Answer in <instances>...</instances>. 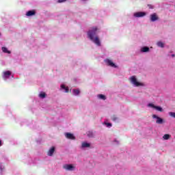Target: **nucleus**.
<instances>
[{"label": "nucleus", "instance_id": "obj_8", "mask_svg": "<svg viewBox=\"0 0 175 175\" xmlns=\"http://www.w3.org/2000/svg\"><path fill=\"white\" fill-rule=\"evenodd\" d=\"M10 75H12V72L10 71H5L3 72V79L4 80H8V79H9V77H10Z\"/></svg>", "mask_w": 175, "mask_h": 175}, {"label": "nucleus", "instance_id": "obj_15", "mask_svg": "<svg viewBox=\"0 0 175 175\" xmlns=\"http://www.w3.org/2000/svg\"><path fill=\"white\" fill-rule=\"evenodd\" d=\"M72 93H73V95H79V94H80V90L79 89H74L72 90Z\"/></svg>", "mask_w": 175, "mask_h": 175}, {"label": "nucleus", "instance_id": "obj_22", "mask_svg": "<svg viewBox=\"0 0 175 175\" xmlns=\"http://www.w3.org/2000/svg\"><path fill=\"white\" fill-rule=\"evenodd\" d=\"M169 116L173 118H175V112H169Z\"/></svg>", "mask_w": 175, "mask_h": 175}, {"label": "nucleus", "instance_id": "obj_19", "mask_svg": "<svg viewBox=\"0 0 175 175\" xmlns=\"http://www.w3.org/2000/svg\"><path fill=\"white\" fill-rule=\"evenodd\" d=\"M158 47H161L162 49L163 47H165V44H163V42H161V41H159L157 43Z\"/></svg>", "mask_w": 175, "mask_h": 175}, {"label": "nucleus", "instance_id": "obj_4", "mask_svg": "<svg viewBox=\"0 0 175 175\" xmlns=\"http://www.w3.org/2000/svg\"><path fill=\"white\" fill-rule=\"evenodd\" d=\"M63 168L68 172H73V170H76V165L74 164H64Z\"/></svg>", "mask_w": 175, "mask_h": 175}, {"label": "nucleus", "instance_id": "obj_14", "mask_svg": "<svg viewBox=\"0 0 175 175\" xmlns=\"http://www.w3.org/2000/svg\"><path fill=\"white\" fill-rule=\"evenodd\" d=\"M148 51H150V48H148L147 46H144L141 49L142 53H148Z\"/></svg>", "mask_w": 175, "mask_h": 175}, {"label": "nucleus", "instance_id": "obj_2", "mask_svg": "<svg viewBox=\"0 0 175 175\" xmlns=\"http://www.w3.org/2000/svg\"><path fill=\"white\" fill-rule=\"evenodd\" d=\"M130 81L131 84L134 85V87H145L146 86V84H144V83L139 82L137 80V78H136V76H132L131 77H130Z\"/></svg>", "mask_w": 175, "mask_h": 175}, {"label": "nucleus", "instance_id": "obj_13", "mask_svg": "<svg viewBox=\"0 0 175 175\" xmlns=\"http://www.w3.org/2000/svg\"><path fill=\"white\" fill-rule=\"evenodd\" d=\"M35 14H36L35 10H31V11H28L26 13V16H35Z\"/></svg>", "mask_w": 175, "mask_h": 175}, {"label": "nucleus", "instance_id": "obj_26", "mask_svg": "<svg viewBox=\"0 0 175 175\" xmlns=\"http://www.w3.org/2000/svg\"><path fill=\"white\" fill-rule=\"evenodd\" d=\"M2 146V142L0 141V147Z\"/></svg>", "mask_w": 175, "mask_h": 175}, {"label": "nucleus", "instance_id": "obj_18", "mask_svg": "<svg viewBox=\"0 0 175 175\" xmlns=\"http://www.w3.org/2000/svg\"><path fill=\"white\" fill-rule=\"evenodd\" d=\"M170 137H171L170 135H169V134H165V135L163 136V140H169V139H170Z\"/></svg>", "mask_w": 175, "mask_h": 175}, {"label": "nucleus", "instance_id": "obj_7", "mask_svg": "<svg viewBox=\"0 0 175 175\" xmlns=\"http://www.w3.org/2000/svg\"><path fill=\"white\" fill-rule=\"evenodd\" d=\"M105 62L107 64V65H108V66H111V68H117L116 65L110 59H105Z\"/></svg>", "mask_w": 175, "mask_h": 175}, {"label": "nucleus", "instance_id": "obj_21", "mask_svg": "<svg viewBox=\"0 0 175 175\" xmlns=\"http://www.w3.org/2000/svg\"><path fill=\"white\" fill-rule=\"evenodd\" d=\"M2 51L3 53H7L8 54H10V51L8 50V48L5 46L2 47Z\"/></svg>", "mask_w": 175, "mask_h": 175}, {"label": "nucleus", "instance_id": "obj_23", "mask_svg": "<svg viewBox=\"0 0 175 175\" xmlns=\"http://www.w3.org/2000/svg\"><path fill=\"white\" fill-rule=\"evenodd\" d=\"M111 118H112L113 121H117L118 120V118H117V116H112Z\"/></svg>", "mask_w": 175, "mask_h": 175}, {"label": "nucleus", "instance_id": "obj_16", "mask_svg": "<svg viewBox=\"0 0 175 175\" xmlns=\"http://www.w3.org/2000/svg\"><path fill=\"white\" fill-rule=\"evenodd\" d=\"M61 90H64V92H69V88L65 87L64 85H61Z\"/></svg>", "mask_w": 175, "mask_h": 175}, {"label": "nucleus", "instance_id": "obj_28", "mask_svg": "<svg viewBox=\"0 0 175 175\" xmlns=\"http://www.w3.org/2000/svg\"><path fill=\"white\" fill-rule=\"evenodd\" d=\"M83 1H85V0H83Z\"/></svg>", "mask_w": 175, "mask_h": 175}, {"label": "nucleus", "instance_id": "obj_25", "mask_svg": "<svg viewBox=\"0 0 175 175\" xmlns=\"http://www.w3.org/2000/svg\"><path fill=\"white\" fill-rule=\"evenodd\" d=\"M66 0H58L59 3H62V2H65Z\"/></svg>", "mask_w": 175, "mask_h": 175}, {"label": "nucleus", "instance_id": "obj_17", "mask_svg": "<svg viewBox=\"0 0 175 175\" xmlns=\"http://www.w3.org/2000/svg\"><path fill=\"white\" fill-rule=\"evenodd\" d=\"M39 97L41 98L42 99H44V98H46V93L44 92H41L39 94Z\"/></svg>", "mask_w": 175, "mask_h": 175}, {"label": "nucleus", "instance_id": "obj_24", "mask_svg": "<svg viewBox=\"0 0 175 175\" xmlns=\"http://www.w3.org/2000/svg\"><path fill=\"white\" fill-rule=\"evenodd\" d=\"M105 125H107V127L111 126V123H105Z\"/></svg>", "mask_w": 175, "mask_h": 175}, {"label": "nucleus", "instance_id": "obj_20", "mask_svg": "<svg viewBox=\"0 0 175 175\" xmlns=\"http://www.w3.org/2000/svg\"><path fill=\"white\" fill-rule=\"evenodd\" d=\"M97 96L99 99H103V100H106V96L103 94H98Z\"/></svg>", "mask_w": 175, "mask_h": 175}, {"label": "nucleus", "instance_id": "obj_9", "mask_svg": "<svg viewBox=\"0 0 175 175\" xmlns=\"http://www.w3.org/2000/svg\"><path fill=\"white\" fill-rule=\"evenodd\" d=\"M91 147V143L83 142L81 144V148H90Z\"/></svg>", "mask_w": 175, "mask_h": 175}, {"label": "nucleus", "instance_id": "obj_27", "mask_svg": "<svg viewBox=\"0 0 175 175\" xmlns=\"http://www.w3.org/2000/svg\"><path fill=\"white\" fill-rule=\"evenodd\" d=\"M172 57H174V55H172Z\"/></svg>", "mask_w": 175, "mask_h": 175}, {"label": "nucleus", "instance_id": "obj_1", "mask_svg": "<svg viewBox=\"0 0 175 175\" xmlns=\"http://www.w3.org/2000/svg\"><path fill=\"white\" fill-rule=\"evenodd\" d=\"M96 31H98V27H93L88 32V38L95 43L97 46H100V40H99V37L96 35Z\"/></svg>", "mask_w": 175, "mask_h": 175}, {"label": "nucleus", "instance_id": "obj_5", "mask_svg": "<svg viewBox=\"0 0 175 175\" xmlns=\"http://www.w3.org/2000/svg\"><path fill=\"white\" fill-rule=\"evenodd\" d=\"M152 118L156 120V124H163L164 121L162 118L159 117L158 116L153 114L152 116Z\"/></svg>", "mask_w": 175, "mask_h": 175}, {"label": "nucleus", "instance_id": "obj_10", "mask_svg": "<svg viewBox=\"0 0 175 175\" xmlns=\"http://www.w3.org/2000/svg\"><path fill=\"white\" fill-rule=\"evenodd\" d=\"M65 136L67 139H70L71 140H75V139H76L75 135L70 133H66Z\"/></svg>", "mask_w": 175, "mask_h": 175}, {"label": "nucleus", "instance_id": "obj_6", "mask_svg": "<svg viewBox=\"0 0 175 175\" xmlns=\"http://www.w3.org/2000/svg\"><path fill=\"white\" fill-rule=\"evenodd\" d=\"M150 21L152 22L158 21V20H159V17L158 16V14H157V13H153L150 14Z\"/></svg>", "mask_w": 175, "mask_h": 175}, {"label": "nucleus", "instance_id": "obj_12", "mask_svg": "<svg viewBox=\"0 0 175 175\" xmlns=\"http://www.w3.org/2000/svg\"><path fill=\"white\" fill-rule=\"evenodd\" d=\"M54 151H55V148L54 147L51 148L48 152V155L49 157L53 156V154H54Z\"/></svg>", "mask_w": 175, "mask_h": 175}, {"label": "nucleus", "instance_id": "obj_11", "mask_svg": "<svg viewBox=\"0 0 175 175\" xmlns=\"http://www.w3.org/2000/svg\"><path fill=\"white\" fill-rule=\"evenodd\" d=\"M146 14V12H135L134 13L133 16L134 17H144Z\"/></svg>", "mask_w": 175, "mask_h": 175}, {"label": "nucleus", "instance_id": "obj_3", "mask_svg": "<svg viewBox=\"0 0 175 175\" xmlns=\"http://www.w3.org/2000/svg\"><path fill=\"white\" fill-rule=\"evenodd\" d=\"M147 107L157 110V111H160L161 113L163 112V108L161 106H157L152 103H150L147 105Z\"/></svg>", "mask_w": 175, "mask_h": 175}]
</instances>
